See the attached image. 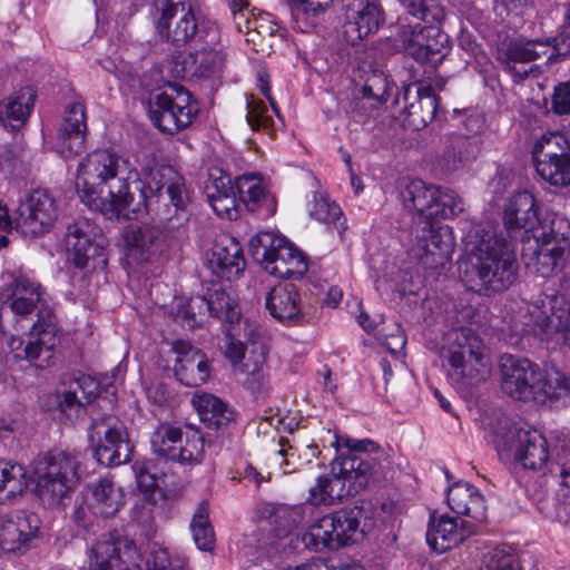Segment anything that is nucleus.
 <instances>
[{
	"label": "nucleus",
	"instance_id": "nucleus-12",
	"mask_svg": "<svg viewBox=\"0 0 570 570\" xmlns=\"http://www.w3.org/2000/svg\"><path fill=\"white\" fill-rule=\"evenodd\" d=\"M65 245L69 261L86 274L106 267V238L100 227L90 219L79 217L68 224Z\"/></svg>",
	"mask_w": 570,
	"mask_h": 570
},
{
	"label": "nucleus",
	"instance_id": "nucleus-15",
	"mask_svg": "<svg viewBox=\"0 0 570 570\" xmlns=\"http://www.w3.org/2000/svg\"><path fill=\"white\" fill-rule=\"evenodd\" d=\"M89 436L98 438V444L94 449L97 462L105 466H118L127 463L134 451L129 434L124 422L117 417L105 414L92 419Z\"/></svg>",
	"mask_w": 570,
	"mask_h": 570
},
{
	"label": "nucleus",
	"instance_id": "nucleus-57",
	"mask_svg": "<svg viewBox=\"0 0 570 570\" xmlns=\"http://www.w3.org/2000/svg\"><path fill=\"white\" fill-rule=\"evenodd\" d=\"M468 145L469 140L461 136L456 137L452 141L451 146L444 151L440 161L444 171L452 173L463 166L466 160V157L463 155V149H465Z\"/></svg>",
	"mask_w": 570,
	"mask_h": 570
},
{
	"label": "nucleus",
	"instance_id": "nucleus-60",
	"mask_svg": "<svg viewBox=\"0 0 570 570\" xmlns=\"http://www.w3.org/2000/svg\"><path fill=\"white\" fill-rule=\"evenodd\" d=\"M552 110L557 115L570 114V81L556 86L552 97Z\"/></svg>",
	"mask_w": 570,
	"mask_h": 570
},
{
	"label": "nucleus",
	"instance_id": "nucleus-20",
	"mask_svg": "<svg viewBox=\"0 0 570 570\" xmlns=\"http://www.w3.org/2000/svg\"><path fill=\"white\" fill-rule=\"evenodd\" d=\"M416 238L412 250L424 268L443 269L450 264L454 240L449 226H436L434 222L424 224Z\"/></svg>",
	"mask_w": 570,
	"mask_h": 570
},
{
	"label": "nucleus",
	"instance_id": "nucleus-17",
	"mask_svg": "<svg viewBox=\"0 0 570 570\" xmlns=\"http://www.w3.org/2000/svg\"><path fill=\"white\" fill-rule=\"evenodd\" d=\"M501 389L518 401H537L542 370L528 358L505 354L501 357Z\"/></svg>",
	"mask_w": 570,
	"mask_h": 570
},
{
	"label": "nucleus",
	"instance_id": "nucleus-30",
	"mask_svg": "<svg viewBox=\"0 0 570 570\" xmlns=\"http://www.w3.org/2000/svg\"><path fill=\"white\" fill-rule=\"evenodd\" d=\"M208 264L218 277L227 281L237 278L245 267L240 244L232 236H220L212 248Z\"/></svg>",
	"mask_w": 570,
	"mask_h": 570
},
{
	"label": "nucleus",
	"instance_id": "nucleus-54",
	"mask_svg": "<svg viewBox=\"0 0 570 570\" xmlns=\"http://www.w3.org/2000/svg\"><path fill=\"white\" fill-rule=\"evenodd\" d=\"M271 519L278 535H283L302 522L303 513L301 507L278 505L273 509Z\"/></svg>",
	"mask_w": 570,
	"mask_h": 570
},
{
	"label": "nucleus",
	"instance_id": "nucleus-19",
	"mask_svg": "<svg viewBox=\"0 0 570 570\" xmlns=\"http://www.w3.org/2000/svg\"><path fill=\"white\" fill-rule=\"evenodd\" d=\"M344 40L355 46L379 31L384 11L376 0H342Z\"/></svg>",
	"mask_w": 570,
	"mask_h": 570
},
{
	"label": "nucleus",
	"instance_id": "nucleus-31",
	"mask_svg": "<svg viewBox=\"0 0 570 570\" xmlns=\"http://www.w3.org/2000/svg\"><path fill=\"white\" fill-rule=\"evenodd\" d=\"M136 553L132 541H98L89 556L90 570H139L136 563H128L126 558H131Z\"/></svg>",
	"mask_w": 570,
	"mask_h": 570
},
{
	"label": "nucleus",
	"instance_id": "nucleus-46",
	"mask_svg": "<svg viewBox=\"0 0 570 570\" xmlns=\"http://www.w3.org/2000/svg\"><path fill=\"white\" fill-rule=\"evenodd\" d=\"M525 331L533 334L540 341L551 338L554 334L568 331L564 324H559V320L550 313L543 305L533 304L528 309V322L524 324Z\"/></svg>",
	"mask_w": 570,
	"mask_h": 570
},
{
	"label": "nucleus",
	"instance_id": "nucleus-63",
	"mask_svg": "<svg viewBox=\"0 0 570 570\" xmlns=\"http://www.w3.org/2000/svg\"><path fill=\"white\" fill-rule=\"evenodd\" d=\"M134 471L136 473V480L140 488H153L156 483V480L153 474H150L144 464L136 463L134 465Z\"/></svg>",
	"mask_w": 570,
	"mask_h": 570
},
{
	"label": "nucleus",
	"instance_id": "nucleus-41",
	"mask_svg": "<svg viewBox=\"0 0 570 570\" xmlns=\"http://www.w3.org/2000/svg\"><path fill=\"white\" fill-rule=\"evenodd\" d=\"M320 453L315 443L298 446L291 444L285 438H279L277 449L273 451L271 460L283 468V472L286 474L309 464Z\"/></svg>",
	"mask_w": 570,
	"mask_h": 570
},
{
	"label": "nucleus",
	"instance_id": "nucleus-7",
	"mask_svg": "<svg viewBox=\"0 0 570 570\" xmlns=\"http://www.w3.org/2000/svg\"><path fill=\"white\" fill-rule=\"evenodd\" d=\"M569 224L560 216H554L549 226H543L533 236L521 237V256L527 271L541 277H549L558 272L570 274V249L560 245L569 234Z\"/></svg>",
	"mask_w": 570,
	"mask_h": 570
},
{
	"label": "nucleus",
	"instance_id": "nucleus-29",
	"mask_svg": "<svg viewBox=\"0 0 570 570\" xmlns=\"http://www.w3.org/2000/svg\"><path fill=\"white\" fill-rule=\"evenodd\" d=\"M205 196L215 214L222 218L236 219L238 216V193L236 179L223 170L212 171L205 185Z\"/></svg>",
	"mask_w": 570,
	"mask_h": 570
},
{
	"label": "nucleus",
	"instance_id": "nucleus-38",
	"mask_svg": "<svg viewBox=\"0 0 570 570\" xmlns=\"http://www.w3.org/2000/svg\"><path fill=\"white\" fill-rule=\"evenodd\" d=\"M446 501L456 514L468 515L478 522L487 519L485 500L470 483L458 482L452 485L448 491Z\"/></svg>",
	"mask_w": 570,
	"mask_h": 570
},
{
	"label": "nucleus",
	"instance_id": "nucleus-28",
	"mask_svg": "<svg viewBox=\"0 0 570 570\" xmlns=\"http://www.w3.org/2000/svg\"><path fill=\"white\" fill-rule=\"evenodd\" d=\"M86 111L80 102L68 104L57 136V148L62 157H73L85 149Z\"/></svg>",
	"mask_w": 570,
	"mask_h": 570
},
{
	"label": "nucleus",
	"instance_id": "nucleus-23",
	"mask_svg": "<svg viewBox=\"0 0 570 570\" xmlns=\"http://www.w3.org/2000/svg\"><path fill=\"white\" fill-rule=\"evenodd\" d=\"M439 24H428L425 28L417 27L412 31L411 37L405 39V51L421 65L436 67L450 51L449 36L438 28Z\"/></svg>",
	"mask_w": 570,
	"mask_h": 570
},
{
	"label": "nucleus",
	"instance_id": "nucleus-44",
	"mask_svg": "<svg viewBox=\"0 0 570 570\" xmlns=\"http://www.w3.org/2000/svg\"><path fill=\"white\" fill-rule=\"evenodd\" d=\"M193 406L199 419L209 429H220L227 425L233 419V412L227 404L215 395L202 393L195 394L191 399Z\"/></svg>",
	"mask_w": 570,
	"mask_h": 570
},
{
	"label": "nucleus",
	"instance_id": "nucleus-25",
	"mask_svg": "<svg viewBox=\"0 0 570 570\" xmlns=\"http://www.w3.org/2000/svg\"><path fill=\"white\" fill-rule=\"evenodd\" d=\"M503 223L510 237H517L521 230H523L522 237L533 236V232L549 226V223L539 220L535 198L529 191L515 193L509 198L504 208Z\"/></svg>",
	"mask_w": 570,
	"mask_h": 570
},
{
	"label": "nucleus",
	"instance_id": "nucleus-37",
	"mask_svg": "<svg viewBox=\"0 0 570 570\" xmlns=\"http://www.w3.org/2000/svg\"><path fill=\"white\" fill-rule=\"evenodd\" d=\"M357 86L361 87L362 99L356 102V107H362L368 102L370 107L375 109L379 105L386 101L391 90V82L386 72L377 65L365 63L360 68Z\"/></svg>",
	"mask_w": 570,
	"mask_h": 570
},
{
	"label": "nucleus",
	"instance_id": "nucleus-48",
	"mask_svg": "<svg viewBox=\"0 0 570 570\" xmlns=\"http://www.w3.org/2000/svg\"><path fill=\"white\" fill-rule=\"evenodd\" d=\"M266 363V351L263 343L252 342L250 348L246 352L242 363L235 373L244 375L243 384L252 390L256 389L264 379V366Z\"/></svg>",
	"mask_w": 570,
	"mask_h": 570
},
{
	"label": "nucleus",
	"instance_id": "nucleus-59",
	"mask_svg": "<svg viewBox=\"0 0 570 570\" xmlns=\"http://www.w3.org/2000/svg\"><path fill=\"white\" fill-rule=\"evenodd\" d=\"M59 411L68 419L77 416L80 410L87 404L78 394L76 389H70L57 395Z\"/></svg>",
	"mask_w": 570,
	"mask_h": 570
},
{
	"label": "nucleus",
	"instance_id": "nucleus-1",
	"mask_svg": "<svg viewBox=\"0 0 570 570\" xmlns=\"http://www.w3.org/2000/svg\"><path fill=\"white\" fill-rule=\"evenodd\" d=\"M150 177L147 188L129 158L96 150L79 164L76 186L81 200L90 207L98 199H109L118 215L155 210L167 229L185 226L190 199L184 177L170 166L151 170Z\"/></svg>",
	"mask_w": 570,
	"mask_h": 570
},
{
	"label": "nucleus",
	"instance_id": "nucleus-36",
	"mask_svg": "<svg viewBox=\"0 0 570 570\" xmlns=\"http://www.w3.org/2000/svg\"><path fill=\"white\" fill-rule=\"evenodd\" d=\"M3 295L14 315L24 316L33 312L41 303L43 289L41 285L26 276L12 277L7 284Z\"/></svg>",
	"mask_w": 570,
	"mask_h": 570
},
{
	"label": "nucleus",
	"instance_id": "nucleus-26",
	"mask_svg": "<svg viewBox=\"0 0 570 570\" xmlns=\"http://www.w3.org/2000/svg\"><path fill=\"white\" fill-rule=\"evenodd\" d=\"M176 354L175 374L186 386H198L207 382L210 364L207 355L189 342L177 340L173 344Z\"/></svg>",
	"mask_w": 570,
	"mask_h": 570
},
{
	"label": "nucleus",
	"instance_id": "nucleus-21",
	"mask_svg": "<svg viewBox=\"0 0 570 570\" xmlns=\"http://www.w3.org/2000/svg\"><path fill=\"white\" fill-rule=\"evenodd\" d=\"M56 219V203L43 189L29 193L17 208V227L26 236L35 237L48 232Z\"/></svg>",
	"mask_w": 570,
	"mask_h": 570
},
{
	"label": "nucleus",
	"instance_id": "nucleus-22",
	"mask_svg": "<svg viewBox=\"0 0 570 570\" xmlns=\"http://www.w3.org/2000/svg\"><path fill=\"white\" fill-rule=\"evenodd\" d=\"M503 55L507 69L515 79L523 80L532 69L518 68L515 63L532 62L541 57H547L548 60H551L556 55H560L559 41L558 38H519L509 42Z\"/></svg>",
	"mask_w": 570,
	"mask_h": 570
},
{
	"label": "nucleus",
	"instance_id": "nucleus-43",
	"mask_svg": "<svg viewBox=\"0 0 570 570\" xmlns=\"http://www.w3.org/2000/svg\"><path fill=\"white\" fill-rule=\"evenodd\" d=\"M195 303L198 305L199 313L207 312L224 322L234 323L240 317L236 301L223 288L209 291L206 297L196 296Z\"/></svg>",
	"mask_w": 570,
	"mask_h": 570
},
{
	"label": "nucleus",
	"instance_id": "nucleus-35",
	"mask_svg": "<svg viewBox=\"0 0 570 570\" xmlns=\"http://www.w3.org/2000/svg\"><path fill=\"white\" fill-rule=\"evenodd\" d=\"M239 200L246 209L262 217H269L276 212V200L264 187L261 177L245 174L236 178Z\"/></svg>",
	"mask_w": 570,
	"mask_h": 570
},
{
	"label": "nucleus",
	"instance_id": "nucleus-14",
	"mask_svg": "<svg viewBox=\"0 0 570 570\" xmlns=\"http://www.w3.org/2000/svg\"><path fill=\"white\" fill-rule=\"evenodd\" d=\"M151 449L158 458L181 465L199 464L205 455V440L198 430L184 434L178 426L160 424L151 436Z\"/></svg>",
	"mask_w": 570,
	"mask_h": 570
},
{
	"label": "nucleus",
	"instance_id": "nucleus-45",
	"mask_svg": "<svg viewBox=\"0 0 570 570\" xmlns=\"http://www.w3.org/2000/svg\"><path fill=\"white\" fill-rule=\"evenodd\" d=\"M294 28L307 32L313 29L318 18L326 12L333 0H286Z\"/></svg>",
	"mask_w": 570,
	"mask_h": 570
},
{
	"label": "nucleus",
	"instance_id": "nucleus-2",
	"mask_svg": "<svg viewBox=\"0 0 570 570\" xmlns=\"http://www.w3.org/2000/svg\"><path fill=\"white\" fill-rule=\"evenodd\" d=\"M340 445L346 449L331 464V472L320 476L309 489L308 501L314 505H332L343 498L356 494L370 481L385 475L390 465L385 451L371 439L343 438Z\"/></svg>",
	"mask_w": 570,
	"mask_h": 570
},
{
	"label": "nucleus",
	"instance_id": "nucleus-34",
	"mask_svg": "<svg viewBox=\"0 0 570 570\" xmlns=\"http://www.w3.org/2000/svg\"><path fill=\"white\" fill-rule=\"evenodd\" d=\"M472 534L468 522H462L459 527L456 520L449 515L435 517L431 514L426 532L428 544L436 552L443 553Z\"/></svg>",
	"mask_w": 570,
	"mask_h": 570
},
{
	"label": "nucleus",
	"instance_id": "nucleus-64",
	"mask_svg": "<svg viewBox=\"0 0 570 570\" xmlns=\"http://www.w3.org/2000/svg\"><path fill=\"white\" fill-rule=\"evenodd\" d=\"M298 570H332V566L323 558H312L307 562L297 566Z\"/></svg>",
	"mask_w": 570,
	"mask_h": 570
},
{
	"label": "nucleus",
	"instance_id": "nucleus-56",
	"mask_svg": "<svg viewBox=\"0 0 570 570\" xmlns=\"http://www.w3.org/2000/svg\"><path fill=\"white\" fill-rule=\"evenodd\" d=\"M185 561L166 549L154 548L146 559V570H185Z\"/></svg>",
	"mask_w": 570,
	"mask_h": 570
},
{
	"label": "nucleus",
	"instance_id": "nucleus-9",
	"mask_svg": "<svg viewBox=\"0 0 570 570\" xmlns=\"http://www.w3.org/2000/svg\"><path fill=\"white\" fill-rule=\"evenodd\" d=\"M80 464L76 452L55 449L39 454L32 462L36 493L49 504L59 503L79 484Z\"/></svg>",
	"mask_w": 570,
	"mask_h": 570
},
{
	"label": "nucleus",
	"instance_id": "nucleus-8",
	"mask_svg": "<svg viewBox=\"0 0 570 570\" xmlns=\"http://www.w3.org/2000/svg\"><path fill=\"white\" fill-rule=\"evenodd\" d=\"M498 446L513 455L523 469L561 479L560 484H566L564 479L570 475V453L562 451L552 458L547 439L535 430L510 429Z\"/></svg>",
	"mask_w": 570,
	"mask_h": 570
},
{
	"label": "nucleus",
	"instance_id": "nucleus-42",
	"mask_svg": "<svg viewBox=\"0 0 570 570\" xmlns=\"http://www.w3.org/2000/svg\"><path fill=\"white\" fill-rule=\"evenodd\" d=\"M404 207L409 210H415L424 224L431 223L429 212H432L434 202L438 197V187L429 186L420 179L411 180L400 193Z\"/></svg>",
	"mask_w": 570,
	"mask_h": 570
},
{
	"label": "nucleus",
	"instance_id": "nucleus-40",
	"mask_svg": "<svg viewBox=\"0 0 570 570\" xmlns=\"http://www.w3.org/2000/svg\"><path fill=\"white\" fill-rule=\"evenodd\" d=\"M538 386L535 402L544 404L549 401L557 406L570 404V376L557 367H546Z\"/></svg>",
	"mask_w": 570,
	"mask_h": 570
},
{
	"label": "nucleus",
	"instance_id": "nucleus-61",
	"mask_svg": "<svg viewBox=\"0 0 570 570\" xmlns=\"http://www.w3.org/2000/svg\"><path fill=\"white\" fill-rule=\"evenodd\" d=\"M250 348V344H244L242 341L228 336L225 345V356L232 364L234 372L242 363L246 352Z\"/></svg>",
	"mask_w": 570,
	"mask_h": 570
},
{
	"label": "nucleus",
	"instance_id": "nucleus-55",
	"mask_svg": "<svg viewBox=\"0 0 570 570\" xmlns=\"http://www.w3.org/2000/svg\"><path fill=\"white\" fill-rule=\"evenodd\" d=\"M480 570H521L518 559L505 548H494L483 556Z\"/></svg>",
	"mask_w": 570,
	"mask_h": 570
},
{
	"label": "nucleus",
	"instance_id": "nucleus-39",
	"mask_svg": "<svg viewBox=\"0 0 570 570\" xmlns=\"http://www.w3.org/2000/svg\"><path fill=\"white\" fill-rule=\"evenodd\" d=\"M36 91L23 87L7 100L0 102V125L11 131L19 130L27 122L33 108Z\"/></svg>",
	"mask_w": 570,
	"mask_h": 570
},
{
	"label": "nucleus",
	"instance_id": "nucleus-53",
	"mask_svg": "<svg viewBox=\"0 0 570 570\" xmlns=\"http://www.w3.org/2000/svg\"><path fill=\"white\" fill-rule=\"evenodd\" d=\"M463 210V202L451 189H441L438 187V197L434 202L432 212H429V218L448 219L454 217Z\"/></svg>",
	"mask_w": 570,
	"mask_h": 570
},
{
	"label": "nucleus",
	"instance_id": "nucleus-62",
	"mask_svg": "<svg viewBox=\"0 0 570 570\" xmlns=\"http://www.w3.org/2000/svg\"><path fill=\"white\" fill-rule=\"evenodd\" d=\"M71 389H76L77 393L80 392V396L86 403H90L91 400L97 395L98 383L88 375H81L75 379Z\"/></svg>",
	"mask_w": 570,
	"mask_h": 570
},
{
	"label": "nucleus",
	"instance_id": "nucleus-6",
	"mask_svg": "<svg viewBox=\"0 0 570 570\" xmlns=\"http://www.w3.org/2000/svg\"><path fill=\"white\" fill-rule=\"evenodd\" d=\"M154 6L158 14L156 30L166 42L185 47L219 39L217 26L196 16L191 0H155Z\"/></svg>",
	"mask_w": 570,
	"mask_h": 570
},
{
	"label": "nucleus",
	"instance_id": "nucleus-10",
	"mask_svg": "<svg viewBox=\"0 0 570 570\" xmlns=\"http://www.w3.org/2000/svg\"><path fill=\"white\" fill-rule=\"evenodd\" d=\"M248 246L253 258L273 276L301 278L307 272L303 253L283 236L259 232L250 238Z\"/></svg>",
	"mask_w": 570,
	"mask_h": 570
},
{
	"label": "nucleus",
	"instance_id": "nucleus-13",
	"mask_svg": "<svg viewBox=\"0 0 570 570\" xmlns=\"http://www.w3.org/2000/svg\"><path fill=\"white\" fill-rule=\"evenodd\" d=\"M532 159L538 175L556 187L570 186V134L550 131L534 144Z\"/></svg>",
	"mask_w": 570,
	"mask_h": 570
},
{
	"label": "nucleus",
	"instance_id": "nucleus-4",
	"mask_svg": "<svg viewBox=\"0 0 570 570\" xmlns=\"http://www.w3.org/2000/svg\"><path fill=\"white\" fill-rule=\"evenodd\" d=\"M443 355L449 363L448 380L460 392L484 383L491 373L485 345L470 327L452 328L445 335Z\"/></svg>",
	"mask_w": 570,
	"mask_h": 570
},
{
	"label": "nucleus",
	"instance_id": "nucleus-3",
	"mask_svg": "<svg viewBox=\"0 0 570 570\" xmlns=\"http://www.w3.org/2000/svg\"><path fill=\"white\" fill-rule=\"evenodd\" d=\"M474 250L460 262V276L468 289L482 295L501 293L518 278L513 245L502 235L475 229Z\"/></svg>",
	"mask_w": 570,
	"mask_h": 570
},
{
	"label": "nucleus",
	"instance_id": "nucleus-47",
	"mask_svg": "<svg viewBox=\"0 0 570 570\" xmlns=\"http://www.w3.org/2000/svg\"><path fill=\"white\" fill-rule=\"evenodd\" d=\"M159 228L149 225L131 226L125 235L126 244L131 255L140 261H146L147 255L161 242Z\"/></svg>",
	"mask_w": 570,
	"mask_h": 570
},
{
	"label": "nucleus",
	"instance_id": "nucleus-58",
	"mask_svg": "<svg viewBox=\"0 0 570 570\" xmlns=\"http://www.w3.org/2000/svg\"><path fill=\"white\" fill-rule=\"evenodd\" d=\"M266 112L267 108L263 101L255 99L247 100L246 119L253 130H271L273 119Z\"/></svg>",
	"mask_w": 570,
	"mask_h": 570
},
{
	"label": "nucleus",
	"instance_id": "nucleus-11",
	"mask_svg": "<svg viewBox=\"0 0 570 570\" xmlns=\"http://www.w3.org/2000/svg\"><path fill=\"white\" fill-rule=\"evenodd\" d=\"M170 91H153L148 99L151 122L161 132L174 135L189 125L198 114V102L180 85H170Z\"/></svg>",
	"mask_w": 570,
	"mask_h": 570
},
{
	"label": "nucleus",
	"instance_id": "nucleus-16",
	"mask_svg": "<svg viewBox=\"0 0 570 570\" xmlns=\"http://www.w3.org/2000/svg\"><path fill=\"white\" fill-rule=\"evenodd\" d=\"M227 61L220 38L213 43L199 42L195 50L180 53L174 60L175 71L185 79H218Z\"/></svg>",
	"mask_w": 570,
	"mask_h": 570
},
{
	"label": "nucleus",
	"instance_id": "nucleus-50",
	"mask_svg": "<svg viewBox=\"0 0 570 570\" xmlns=\"http://www.w3.org/2000/svg\"><path fill=\"white\" fill-rule=\"evenodd\" d=\"M190 530L197 548L202 551H212L215 547V533L209 521V504L203 500L198 503L191 521Z\"/></svg>",
	"mask_w": 570,
	"mask_h": 570
},
{
	"label": "nucleus",
	"instance_id": "nucleus-18",
	"mask_svg": "<svg viewBox=\"0 0 570 570\" xmlns=\"http://www.w3.org/2000/svg\"><path fill=\"white\" fill-rule=\"evenodd\" d=\"M401 102L403 127L411 130L425 128L436 115L438 97L432 85L415 81L404 86L402 94L395 99V104Z\"/></svg>",
	"mask_w": 570,
	"mask_h": 570
},
{
	"label": "nucleus",
	"instance_id": "nucleus-32",
	"mask_svg": "<svg viewBox=\"0 0 570 570\" xmlns=\"http://www.w3.org/2000/svg\"><path fill=\"white\" fill-rule=\"evenodd\" d=\"M87 509L92 515L111 518L125 504V492L115 482L101 478L86 487Z\"/></svg>",
	"mask_w": 570,
	"mask_h": 570
},
{
	"label": "nucleus",
	"instance_id": "nucleus-27",
	"mask_svg": "<svg viewBox=\"0 0 570 570\" xmlns=\"http://www.w3.org/2000/svg\"><path fill=\"white\" fill-rule=\"evenodd\" d=\"M39 525L40 520L35 513H16L0 525V549L6 553L27 552L39 531Z\"/></svg>",
	"mask_w": 570,
	"mask_h": 570
},
{
	"label": "nucleus",
	"instance_id": "nucleus-52",
	"mask_svg": "<svg viewBox=\"0 0 570 570\" xmlns=\"http://www.w3.org/2000/svg\"><path fill=\"white\" fill-rule=\"evenodd\" d=\"M406 13L426 24H441L445 10L440 0H400Z\"/></svg>",
	"mask_w": 570,
	"mask_h": 570
},
{
	"label": "nucleus",
	"instance_id": "nucleus-33",
	"mask_svg": "<svg viewBox=\"0 0 570 570\" xmlns=\"http://www.w3.org/2000/svg\"><path fill=\"white\" fill-rule=\"evenodd\" d=\"M271 316L283 324L296 325L303 318L301 294L295 284L274 286L265 299Z\"/></svg>",
	"mask_w": 570,
	"mask_h": 570
},
{
	"label": "nucleus",
	"instance_id": "nucleus-5",
	"mask_svg": "<svg viewBox=\"0 0 570 570\" xmlns=\"http://www.w3.org/2000/svg\"><path fill=\"white\" fill-rule=\"evenodd\" d=\"M373 527L370 505L355 504L320 518L303 535V542L314 550H336L358 542Z\"/></svg>",
	"mask_w": 570,
	"mask_h": 570
},
{
	"label": "nucleus",
	"instance_id": "nucleus-24",
	"mask_svg": "<svg viewBox=\"0 0 570 570\" xmlns=\"http://www.w3.org/2000/svg\"><path fill=\"white\" fill-rule=\"evenodd\" d=\"M58 338L52 323V313L48 308H41L38 313V321L33 323L26 345L23 358L36 363L38 367H46L53 358ZM22 357V355H20Z\"/></svg>",
	"mask_w": 570,
	"mask_h": 570
},
{
	"label": "nucleus",
	"instance_id": "nucleus-49",
	"mask_svg": "<svg viewBox=\"0 0 570 570\" xmlns=\"http://www.w3.org/2000/svg\"><path fill=\"white\" fill-rule=\"evenodd\" d=\"M27 487L28 479L23 465L12 461H0V502L14 499Z\"/></svg>",
	"mask_w": 570,
	"mask_h": 570
},
{
	"label": "nucleus",
	"instance_id": "nucleus-51",
	"mask_svg": "<svg viewBox=\"0 0 570 570\" xmlns=\"http://www.w3.org/2000/svg\"><path fill=\"white\" fill-rule=\"evenodd\" d=\"M308 214L312 218L324 224H333L335 227L345 230L346 219L335 203L330 202L322 194L314 191L312 199L308 202Z\"/></svg>",
	"mask_w": 570,
	"mask_h": 570
}]
</instances>
